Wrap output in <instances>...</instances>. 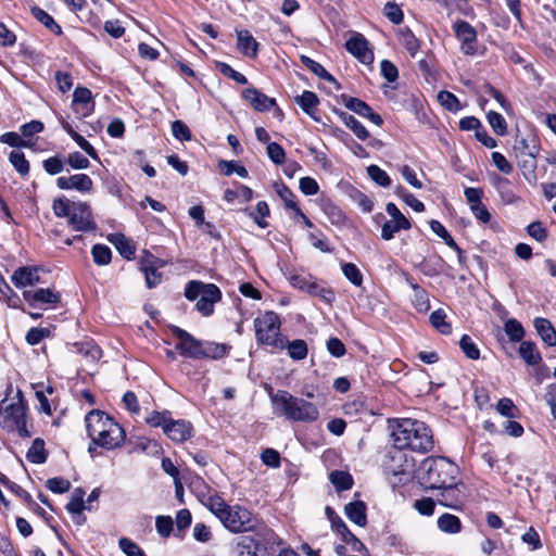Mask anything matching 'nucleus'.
I'll return each instance as SVG.
<instances>
[{
	"mask_svg": "<svg viewBox=\"0 0 556 556\" xmlns=\"http://www.w3.org/2000/svg\"><path fill=\"white\" fill-rule=\"evenodd\" d=\"M393 446L402 450H410L419 453H427L433 448V437L431 430L416 419L405 418L392 425Z\"/></svg>",
	"mask_w": 556,
	"mask_h": 556,
	"instance_id": "obj_1",
	"label": "nucleus"
},
{
	"mask_svg": "<svg viewBox=\"0 0 556 556\" xmlns=\"http://www.w3.org/2000/svg\"><path fill=\"white\" fill-rule=\"evenodd\" d=\"M88 435L103 448L119 447L125 441L124 429L101 410H91L85 418Z\"/></svg>",
	"mask_w": 556,
	"mask_h": 556,
	"instance_id": "obj_2",
	"label": "nucleus"
},
{
	"mask_svg": "<svg viewBox=\"0 0 556 556\" xmlns=\"http://www.w3.org/2000/svg\"><path fill=\"white\" fill-rule=\"evenodd\" d=\"M458 466L443 456H429L416 469V479L426 490H434L456 480Z\"/></svg>",
	"mask_w": 556,
	"mask_h": 556,
	"instance_id": "obj_3",
	"label": "nucleus"
},
{
	"mask_svg": "<svg viewBox=\"0 0 556 556\" xmlns=\"http://www.w3.org/2000/svg\"><path fill=\"white\" fill-rule=\"evenodd\" d=\"M273 412L279 417L292 421L313 422L319 417L317 406L304 399L293 396L287 391H278L270 395Z\"/></svg>",
	"mask_w": 556,
	"mask_h": 556,
	"instance_id": "obj_4",
	"label": "nucleus"
},
{
	"mask_svg": "<svg viewBox=\"0 0 556 556\" xmlns=\"http://www.w3.org/2000/svg\"><path fill=\"white\" fill-rule=\"evenodd\" d=\"M185 296L190 301L197 300V309L203 316H210L214 312V304L220 301L222 292L213 283L192 280L185 288Z\"/></svg>",
	"mask_w": 556,
	"mask_h": 556,
	"instance_id": "obj_5",
	"label": "nucleus"
},
{
	"mask_svg": "<svg viewBox=\"0 0 556 556\" xmlns=\"http://www.w3.org/2000/svg\"><path fill=\"white\" fill-rule=\"evenodd\" d=\"M255 337L258 343L285 349L286 340L280 337V319L274 312H265L254 319Z\"/></svg>",
	"mask_w": 556,
	"mask_h": 556,
	"instance_id": "obj_6",
	"label": "nucleus"
},
{
	"mask_svg": "<svg viewBox=\"0 0 556 556\" xmlns=\"http://www.w3.org/2000/svg\"><path fill=\"white\" fill-rule=\"evenodd\" d=\"M0 426L5 431L17 432L20 437H30L26 428V406L22 399L0 407Z\"/></svg>",
	"mask_w": 556,
	"mask_h": 556,
	"instance_id": "obj_7",
	"label": "nucleus"
},
{
	"mask_svg": "<svg viewBox=\"0 0 556 556\" xmlns=\"http://www.w3.org/2000/svg\"><path fill=\"white\" fill-rule=\"evenodd\" d=\"M383 466L388 473L399 476L400 482L408 481L413 473L416 475L414 457L402 448L394 447V450L389 451Z\"/></svg>",
	"mask_w": 556,
	"mask_h": 556,
	"instance_id": "obj_8",
	"label": "nucleus"
},
{
	"mask_svg": "<svg viewBox=\"0 0 556 556\" xmlns=\"http://www.w3.org/2000/svg\"><path fill=\"white\" fill-rule=\"evenodd\" d=\"M437 490L440 491L437 497L438 503L447 508L460 509L467 497L466 485L457 479Z\"/></svg>",
	"mask_w": 556,
	"mask_h": 556,
	"instance_id": "obj_9",
	"label": "nucleus"
},
{
	"mask_svg": "<svg viewBox=\"0 0 556 556\" xmlns=\"http://www.w3.org/2000/svg\"><path fill=\"white\" fill-rule=\"evenodd\" d=\"M220 521L232 532L250 531L255 526L252 514L240 506H229Z\"/></svg>",
	"mask_w": 556,
	"mask_h": 556,
	"instance_id": "obj_10",
	"label": "nucleus"
},
{
	"mask_svg": "<svg viewBox=\"0 0 556 556\" xmlns=\"http://www.w3.org/2000/svg\"><path fill=\"white\" fill-rule=\"evenodd\" d=\"M67 222L75 231L88 232L97 229L91 210L89 205L84 202L74 203Z\"/></svg>",
	"mask_w": 556,
	"mask_h": 556,
	"instance_id": "obj_11",
	"label": "nucleus"
},
{
	"mask_svg": "<svg viewBox=\"0 0 556 556\" xmlns=\"http://www.w3.org/2000/svg\"><path fill=\"white\" fill-rule=\"evenodd\" d=\"M346 50L363 64L374 62V52L369 48L368 40L359 33H355L345 42Z\"/></svg>",
	"mask_w": 556,
	"mask_h": 556,
	"instance_id": "obj_12",
	"label": "nucleus"
},
{
	"mask_svg": "<svg viewBox=\"0 0 556 556\" xmlns=\"http://www.w3.org/2000/svg\"><path fill=\"white\" fill-rule=\"evenodd\" d=\"M454 31L457 39L462 42V52L466 55H473L477 52V31L466 21H458L454 24Z\"/></svg>",
	"mask_w": 556,
	"mask_h": 556,
	"instance_id": "obj_13",
	"label": "nucleus"
},
{
	"mask_svg": "<svg viewBox=\"0 0 556 556\" xmlns=\"http://www.w3.org/2000/svg\"><path fill=\"white\" fill-rule=\"evenodd\" d=\"M164 433L174 442L181 443L193 435V427L187 420H173L172 417L165 426Z\"/></svg>",
	"mask_w": 556,
	"mask_h": 556,
	"instance_id": "obj_14",
	"label": "nucleus"
},
{
	"mask_svg": "<svg viewBox=\"0 0 556 556\" xmlns=\"http://www.w3.org/2000/svg\"><path fill=\"white\" fill-rule=\"evenodd\" d=\"M58 188L62 190H77L79 192H89L92 189V179L86 174H76L70 177L61 176L56 179Z\"/></svg>",
	"mask_w": 556,
	"mask_h": 556,
	"instance_id": "obj_15",
	"label": "nucleus"
},
{
	"mask_svg": "<svg viewBox=\"0 0 556 556\" xmlns=\"http://www.w3.org/2000/svg\"><path fill=\"white\" fill-rule=\"evenodd\" d=\"M23 298L30 306H36L37 304H58L61 294L51 288H40L35 291H24Z\"/></svg>",
	"mask_w": 556,
	"mask_h": 556,
	"instance_id": "obj_16",
	"label": "nucleus"
},
{
	"mask_svg": "<svg viewBox=\"0 0 556 556\" xmlns=\"http://www.w3.org/2000/svg\"><path fill=\"white\" fill-rule=\"evenodd\" d=\"M242 98L258 112L271 110L276 105V100L262 93L255 88H247L241 93Z\"/></svg>",
	"mask_w": 556,
	"mask_h": 556,
	"instance_id": "obj_17",
	"label": "nucleus"
},
{
	"mask_svg": "<svg viewBox=\"0 0 556 556\" xmlns=\"http://www.w3.org/2000/svg\"><path fill=\"white\" fill-rule=\"evenodd\" d=\"M343 103L346 109L353 111L354 113L367 117L374 124L380 126L382 124V118L379 114L375 113L371 108L362 101L361 99L353 97H345L343 99Z\"/></svg>",
	"mask_w": 556,
	"mask_h": 556,
	"instance_id": "obj_18",
	"label": "nucleus"
},
{
	"mask_svg": "<svg viewBox=\"0 0 556 556\" xmlns=\"http://www.w3.org/2000/svg\"><path fill=\"white\" fill-rule=\"evenodd\" d=\"M11 280L16 288L35 286L40 282L37 267L22 266L14 270Z\"/></svg>",
	"mask_w": 556,
	"mask_h": 556,
	"instance_id": "obj_19",
	"label": "nucleus"
},
{
	"mask_svg": "<svg viewBox=\"0 0 556 556\" xmlns=\"http://www.w3.org/2000/svg\"><path fill=\"white\" fill-rule=\"evenodd\" d=\"M412 224L408 218H391L382 225L381 238L384 241H390L394 238L396 232L400 230H408Z\"/></svg>",
	"mask_w": 556,
	"mask_h": 556,
	"instance_id": "obj_20",
	"label": "nucleus"
},
{
	"mask_svg": "<svg viewBox=\"0 0 556 556\" xmlns=\"http://www.w3.org/2000/svg\"><path fill=\"white\" fill-rule=\"evenodd\" d=\"M109 241L114 244L118 253L126 260H131L135 256L136 247L134 242L123 233L110 235Z\"/></svg>",
	"mask_w": 556,
	"mask_h": 556,
	"instance_id": "obj_21",
	"label": "nucleus"
},
{
	"mask_svg": "<svg viewBox=\"0 0 556 556\" xmlns=\"http://www.w3.org/2000/svg\"><path fill=\"white\" fill-rule=\"evenodd\" d=\"M237 47L239 51L249 58L257 54L258 43L248 30H237Z\"/></svg>",
	"mask_w": 556,
	"mask_h": 556,
	"instance_id": "obj_22",
	"label": "nucleus"
},
{
	"mask_svg": "<svg viewBox=\"0 0 556 556\" xmlns=\"http://www.w3.org/2000/svg\"><path fill=\"white\" fill-rule=\"evenodd\" d=\"M344 513L346 517L359 527L367 523L366 505L362 501L351 502L345 505Z\"/></svg>",
	"mask_w": 556,
	"mask_h": 556,
	"instance_id": "obj_23",
	"label": "nucleus"
},
{
	"mask_svg": "<svg viewBox=\"0 0 556 556\" xmlns=\"http://www.w3.org/2000/svg\"><path fill=\"white\" fill-rule=\"evenodd\" d=\"M534 327L544 343L548 346L556 345V330L548 319L543 317L535 318Z\"/></svg>",
	"mask_w": 556,
	"mask_h": 556,
	"instance_id": "obj_24",
	"label": "nucleus"
},
{
	"mask_svg": "<svg viewBox=\"0 0 556 556\" xmlns=\"http://www.w3.org/2000/svg\"><path fill=\"white\" fill-rule=\"evenodd\" d=\"M203 342L197 340L191 334H189L181 342H178L176 349L179 351L180 355L191 358H201V349Z\"/></svg>",
	"mask_w": 556,
	"mask_h": 556,
	"instance_id": "obj_25",
	"label": "nucleus"
},
{
	"mask_svg": "<svg viewBox=\"0 0 556 556\" xmlns=\"http://www.w3.org/2000/svg\"><path fill=\"white\" fill-rule=\"evenodd\" d=\"M518 352L527 365L535 366L542 361L541 353L539 352L535 343L531 341H521Z\"/></svg>",
	"mask_w": 556,
	"mask_h": 556,
	"instance_id": "obj_26",
	"label": "nucleus"
},
{
	"mask_svg": "<svg viewBox=\"0 0 556 556\" xmlns=\"http://www.w3.org/2000/svg\"><path fill=\"white\" fill-rule=\"evenodd\" d=\"M493 185L496 188L502 201L506 204H513L517 202L518 197L510 188V181L507 178L495 175L493 178Z\"/></svg>",
	"mask_w": 556,
	"mask_h": 556,
	"instance_id": "obj_27",
	"label": "nucleus"
},
{
	"mask_svg": "<svg viewBox=\"0 0 556 556\" xmlns=\"http://www.w3.org/2000/svg\"><path fill=\"white\" fill-rule=\"evenodd\" d=\"M517 163H518V166H519L525 179L529 184L535 185L538 181L536 155L517 159Z\"/></svg>",
	"mask_w": 556,
	"mask_h": 556,
	"instance_id": "obj_28",
	"label": "nucleus"
},
{
	"mask_svg": "<svg viewBox=\"0 0 556 556\" xmlns=\"http://www.w3.org/2000/svg\"><path fill=\"white\" fill-rule=\"evenodd\" d=\"M318 102V97L313 91L306 90L296 98V103L301 106V109L315 121H319V118L316 116V106Z\"/></svg>",
	"mask_w": 556,
	"mask_h": 556,
	"instance_id": "obj_29",
	"label": "nucleus"
},
{
	"mask_svg": "<svg viewBox=\"0 0 556 556\" xmlns=\"http://www.w3.org/2000/svg\"><path fill=\"white\" fill-rule=\"evenodd\" d=\"M513 153L516 159L538 155L539 147L531 143L527 138H517L513 146Z\"/></svg>",
	"mask_w": 556,
	"mask_h": 556,
	"instance_id": "obj_30",
	"label": "nucleus"
},
{
	"mask_svg": "<svg viewBox=\"0 0 556 556\" xmlns=\"http://www.w3.org/2000/svg\"><path fill=\"white\" fill-rule=\"evenodd\" d=\"M437 525L442 532L448 534H455L460 532L462 530V522L459 518L448 513H445L442 516H440L438 518Z\"/></svg>",
	"mask_w": 556,
	"mask_h": 556,
	"instance_id": "obj_31",
	"label": "nucleus"
},
{
	"mask_svg": "<svg viewBox=\"0 0 556 556\" xmlns=\"http://www.w3.org/2000/svg\"><path fill=\"white\" fill-rule=\"evenodd\" d=\"M430 228L431 230L438 235L440 238H442L444 240V242L450 247L452 248L453 250L456 251L457 255H458V260L459 262H462L463 260V251L462 249L457 245V243L455 242V240L452 238V236L448 233V231L445 229V227L439 222V220H431L430 222Z\"/></svg>",
	"mask_w": 556,
	"mask_h": 556,
	"instance_id": "obj_32",
	"label": "nucleus"
},
{
	"mask_svg": "<svg viewBox=\"0 0 556 556\" xmlns=\"http://www.w3.org/2000/svg\"><path fill=\"white\" fill-rule=\"evenodd\" d=\"M47 456L48 454L45 448V441L40 438L35 439L27 451V460L33 464H43L47 460Z\"/></svg>",
	"mask_w": 556,
	"mask_h": 556,
	"instance_id": "obj_33",
	"label": "nucleus"
},
{
	"mask_svg": "<svg viewBox=\"0 0 556 556\" xmlns=\"http://www.w3.org/2000/svg\"><path fill=\"white\" fill-rule=\"evenodd\" d=\"M301 61L315 75H317L318 77H320L329 83H332L333 85H336L337 89H339V85H338L337 80L334 79V77L330 73H328L327 70L320 63H318L305 55L301 56Z\"/></svg>",
	"mask_w": 556,
	"mask_h": 556,
	"instance_id": "obj_34",
	"label": "nucleus"
},
{
	"mask_svg": "<svg viewBox=\"0 0 556 556\" xmlns=\"http://www.w3.org/2000/svg\"><path fill=\"white\" fill-rule=\"evenodd\" d=\"M31 14L37 21L43 24L53 34L58 36L62 34L61 26L54 21V18L50 14H48L42 9L34 7L31 8Z\"/></svg>",
	"mask_w": 556,
	"mask_h": 556,
	"instance_id": "obj_35",
	"label": "nucleus"
},
{
	"mask_svg": "<svg viewBox=\"0 0 556 556\" xmlns=\"http://www.w3.org/2000/svg\"><path fill=\"white\" fill-rule=\"evenodd\" d=\"M91 91L88 89V88H85V87H77L75 90H74V93H73V103L74 104H77V105H83V115L86 116L90 113L91 111V108H89V105L91 104V106L93 105L91 103Z\"/></svg>",
	"mask_w": 556,
	"mask_h": 556,
	"instance_id": "obj_36",
	"label": "nucleus"
},
{
	"mask_svg": "<svg viewBox=\"0 0 556 556\" xmlns=\"http://www.w3.org/2000/svg\"><path fill=\"white\" fill-rule=\"evenodd\" d=\"M429 320L440 333L450 334L452 332V326L446 321V313L442 308L433 311Z\"/></svg>",
	"mask_w": 556,
	"mask_h": 556,
	"instance_id": "obj_37",
	"label": "nucleus"
},
{
	"mask_svg": "<svg viewBox=\"0 0 556 556\" xmlns=\"http://www.w3.org/2000/svg\"><path fill=\"white\" fill-rule=\"evenodd\" d=\"M341 119L349 127L355 136L361 140H366L369 137V132L353 115L348 113L341 114Z\"/></svg>",
	"mask_w": 556,
	"mask_h": 556,
	"instance_id": "obj_38",
	"label": "nucleus"
},
{
	"mask_svg": "<svg viewBox=\"0 0 556 556\" xmlns=\"http://www.w3.org/2000/svg\"><path fill=\"white\" fill-rule=\"evenodd\" d=\"M285 349L288 350L289 356L294 361H301L307 356V344L304 340L298 339L291 342L286 340Z\"/></svg>",
	"mask_w": 556,
	"mask_h": 556,
	"instance_id": "obj_39",
	"label": "nucleus"
},
{
	"mask_svg": "<svg viewBox=\"0 0 556 556\" xmlns=\"http://www.w3.org/2000/svg\"><path fill=\"white\" fill-rule=\"evenodd\" d=\"M9 160L20 175L27 176L29 174V162L26 160L23 152L16 150L12 151L9 155Z\"/></svg>",
	"mask_w": 556,
	"mask_h": 556,
	"instance_id": "obj_40",
	"label": "nucleus"
},
{
	"mask_svg": "<svg viewBox=\"0 0 556 556\" xmlns=\"http://www.w3.org/2000/svg\"><path fill=\"white\" fill-rule=\"evenodd\" d=\"M504 330L513 342H520L525 336L522 325L515 318H510L505 323Z\"/></svg>",
	"mask_w": 556,
	"mask_h": 556,
	"instance_id": "obj_41",
	"label": "nucleus"
},
{
	"mask_svg": "<svg viewBox=\"0 0 556 556\" xmlns=\"http://www.w3.org/2000/svg\"><path fill=\"white\" fill-rule=\"evenodd\" d=\"M330 481L339 491H345L352 488L353 479L349 472L336 470L330 475Z\"/></svg>",
	"mask_w": 556,
	"mask_h": 556,
	"instance_id": "obj_42",
	"label": "nucleus"
},
{
	"mask_svg": "<svg viewBox=\"0 0 556 556\" xmlns=\"http://www.w3.org/2000/svg\"><path fill=\"white\" fill-rule=\"evenodd\" d=\"M401 42L408 51L412 58H414L419 50V41L409 29H403L400 34Z\"/></svg>",
	"mask_w": 556,
	"mask_h": 556,
	"instance_id": "obj_43",
	"label": "nucleus"
},
{
	"mask_svg": "<svg viewBox=\"0 0 556 556\" xmlns=\"http://www.w3.org/2000/svg\"><path fill=\"white\" fill-rule=\"evenodd\" d=\"M93 262L97 265L104 266L111 262L112 253L109 247L104 244H94L91 250Z\"/></svg>",
	"mask_w": 556,
	"mask_h": 556,
	"instance_id": "obj_44",
	"label": "nucleus"
},
{
	"mask_svg": "<svg viewBox=\"0 0 556 556\" xmlns=\"http://www.w3.org/2000/svg\"><path fill=\"white\" fill-rule=\"evenodd\" d=\"M0 299L5 301L10 307L20 306V298L13 292L2 276H0Z\"/></svg>",
	"mask_w": 556,
	"mask_h": 556,
	"instance_id": "obj_45",
	"label": "nucleus"
},
{
	"mask_svg": "<svg viewBox=\"0 0 556 556\" xmlns=\"http://www.w3.org/2000/svg\"><path fill=\"white\" fill-rule=\"evenodd\" d=\"M275 190L278 195L282 199L288 208L293 210L300 208L295 201L294 193L283 184H275Z\"/></svg>",
	"mask_w": 556,
	"mask_h": 556,
	"instance_id": "obj_46",
	"label": "nucleus"
},
{
	"mask_svg": "<svg viewBox=\"0 0 556 556\" xmlns=\"http://www.w3.org/2000/svg\"><path fill=\"white\" fill-rule=\"evenodd\" d=\"M226 354V346L224 344L205 342L201 349V358L211 357L219 358Z\"/></svg>",
	"mask_w": 556,
	"mask_h": 556,
	"instance_id": "obj_47",
	"label": "nucleus"
},
{
	"mask_svg": "<svg viewBox=\"0 0 556 556\" xmlns=\"http://www.w3.org/2000/svg\"><path fill=\"white\" fill-rule=\"evenodd\" d=\"M488 122L495 134L504 136L507 132V123L500 113L490 111L488 113Z\"/></svg>",
	"mask_w": 556,
	"mask_h": 556,
	"instance_id": "obj_48",
	"label": "nucleus"
},
{
	"mask_svg": "<svg viewBox=\"0 0 556 556\" xmlns=\"http://www.w3.org/2000/svg\"><path fill=\"white\" fill-rule=\"evenodd\" d=\"M344 277L354 286L359 287L363 283V275L357 266L353 263H344L342 265Z\"/></svg>",
	"mask_w": 556,
	"mask_h": 556,
	"instance_id": "obj_49",
	"label": "nucleus"
},
{
	"mask_svg": "<svg viewBox=\"0 0 556 556\" xmlns=\"http://www.w3.org/2000/svg\"><path fill=\"white\" fill-rule=\"evenodd\" d=\"M367 174L377 185L381 187H389L391 185V179L387 172L377 165H369L367 167Z\"/></svg>",
	"mask_w": 556,
	"mask_h": 556,
	"instance_id": "obj_50",
	"label": "nucleus"
},
{
	"mask_svg": "<svg viewBox=\"0 0 556 556\" xmlns=\"http://www.w3.org/2000/svg\"><path fill=\"white\" fill-rule=\"evenodd\" d=\"M308 294L320 298L327 304H331L336 299V294L332 289L324 287L316 281H314Z\"/></svg>",
	"mask_w": 556,
	"mask_h": 556,
	"instance_id": "obj_51",
	"label": "nucleus"
},
{
	"mask_svg": "<svg viewBox=\"0 0 556 556\" xmlns=\"http://www.w3.org/2000/svg\"><path fill=\"white\" fill-rule=\"evenodd\" d=\"M414 290L413 304L418 312H426L429 308V299L427 292L418 285H412Z\"/></svg>",
	"mask_w": 556,
	"mask_h": 556,
	"instance_id": "obj_52",
	"label": "nucleus"
},
{
	"mask_svg": "<svg viewBox=\"0 0 556 556\" xmlns=\"http://www.w3.org/2000/svg\"><path fill=\"white\" fill-rule=\"evenodd\" d=\"M170 416H172V414L169 410H164V412L153 410L146 417V422L151 427H162L163 431H164L165 426H166L167 421L169 420Z\"/></svg>",
	"mask_w": 556,
	"mask_h": 556,
	"instance_id": "obj_53",
	"label": "nucleus"
},
{
	"mask_svg": "<svg viewBox=\"0 0 556 556\" xmlns=\"http://www.w3.org/2000/svg\"><path fill=\"white\" fill-rule=\"evenodd\" d=\"M219 168H220L222 173L226 176H230L233 173H236L241 178L248 177L247 168L233 161H222L219 163Z\"/></svg>",
	"mask_w": 556,
	"mask_h": 556,
	"instance_id": "obj_54",
	"label": "nucleus"
},
{
	"mask_svg": "<svg viewBox=\"0 0 556 556\" xmlns=\"http://www.w3.org/2000/svg\"><path fill=\"white\" fill-rule=\"evenodd\" d=\"M206 507L220 520L229 506L222 497L213 495L207 498Z\"/></svg>",
	"mask_w": 556,
	"mask_h": 556,
	"instance_id": "obj_55",
	"label": "nucleus"
},
{
	"mask_svg": "<svg viewBox=\"0 0 556 556\" xmlns=\"http://www.w3.org/2000/svg\"><path fill=\"white\" fill-rule=\"evenodd\" d=\"M74 203L75 202H72L66 198H59L53 201L52 208H53L54 214L58 217H67V219H68L71 216Z\"/></svg>",
	"mask_w": 556,
	"mask_h": 556,
	"instance_id": "obj_56",
	"label": "nucleus"
},
{
	"mask_svg": "<svg viewBox=\"0 0 556 556\" xmlns=\"http://www.w3.org/2000/svg\"><path fill=\"white\" fill-rule=\"evenodd\" d=\"M156 532L162 538H168L174 530V520L170 516H157L155 518Z\"/></svg>",
	"mask_w": 556,
	"mask_h": 556,
	"instance_id": "obj_57",
	"label": "nucleus"
},
{
	"mask_svg": "<svg viewBox=\"0 0 556 556\" xmlns=\"http://www.w3.org/2000/svg\"><path fill=\"white\" fill-rule=\"evenodd\" d=\"M496 410L506 418H516L518 409L514 402L508 397L501 399L496 404Z\"/></svg>",
	"mask_w": 556,
	"mask_h": 556,
	"instance_id": "obj_58",
	"label": "nucleus"
},
{
	"mask_svg": "<svg viewBox=\"0 0 556 556\" xmlns=\"http://www.w3.org/2000/svg\"><path fill=\"white\" fill-rule=\"evenodd\" d=\"M459 346L465 353V355L470 359H478L480 356V351L476 343L472 341V339L468 334H464L460 338Z\"/></svg>",
	"mask_w": 556,
	"mask_h": 556,
	"instance_id": "obj_59",
	"label": "nucleus"
},
{
	"mask_svg": "<svg viewBox=\"0 0 556 556\" xmlns=\"http://www.w3.org/2000/svg\"><path fill=\"white\" fill-rule=\"evenodd\" d=\"M0 141L14 148H28L30 143L23 139L22 136L14 131H8L1 135Z\"/></svg>",
	"mask_w": 556,
	"mask_h": 556,
	"instance_id": "obj_60",
	"label": "nucleus"
},
{
	"mask_svg": "<svg viewBox=\"0 0 556 556\" xmlns=\"http://www.w3.org/2000/svg\"><path fill=\"white\" fill-rule=\"evenodd\" d=\"M269 215V207L265 201H260L256 204V211L251 212L250 216L254 219V222L261 227H267V222L265 218Z\"/></svg>",
	"mask_w": 556,
	"mask_h": 556,
	"instance_id": "obj_61",
	"label": "nucleus"
},
{
	"mask_svg": "<svg viewBox=\"0 0 556 556\" xmlns=\"http://www.w3.org/2000/svg\"><path fill=\"white\" fill-rule=\"evenodd\" d=\"M121 551L126 556H144L143 551L130 539L121 538L118 541Z\"/></svg>",
	"mask_w": 556,
	"mask_h": 556,
	"instance_id": "obj_62",
	"label": "nucleus"
},
{
	"mask_svg": "<svg viewBox=\"0 0 556 556\" xmlns=\"http://www.w3.org/2000/svg\"><path fill=\"white\" fill-rule=\"evenodd\" d=\"M46 486L53 493L62 494L71 489V482L64 478L55 477L48 479Z\"/></svg>",
	"mask_w": 556,
	"mask_h": 556,
	"instance_id": "obj_63",
	"label": "nucleus"
},
{
	"mask_svg": "<svg viewBox=\"0 0 556 556\" xmlns=\"http://www.w3.org/2000/svg\"><path fill=\"white\" fill-rule=\"evenodd\" d=\"M435 502L431 497H422L414 502V508L422 516H432Z\"/></svg>",
	"mask_w": 556,
	"mask_h": 556,
	"instance_id": "obj_64",
	"label": "nucleus"
}]
</instances>
